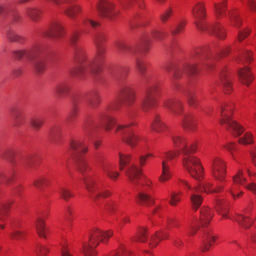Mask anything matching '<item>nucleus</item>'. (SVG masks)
Listing matches in <instances>:
<instances>
[{
	"label": "nucleus",
	"instance_id": "f257e3e1",
	"mask_svg": "<svg viewBox=\"0 0 256 256\" xmlns=\"http://www.w3.org/2000/svg\"><path fill=\"white\" fill-rule=\"evenodd\" d=\"M106 40V37L104 34H100L97 36V52L94 58L90 61L88 60L87 54L84 51L78 50L76 52V58L79 66L76 69L74 74H80L88 72L96 73L99 71L105 59V49L99 43Z\"/></svg>",
	"mask_w": 256,
	"mask_h": 256
},
{
	"label": "nucleus",
	"instance_id": "f03ea898",
	"mask_svg": "<svg viewBox=\"0 0 256 256\" xmlns=\"http://www.w3.org/2000/svg\"><path fill=\"white\" fill-rule=\"evenodd\" d=\"M220 118L219 122L226 130L234 136H240L244 128L236 121L233 120L232 115L235 110V105L233 102L224 103L221 106Z\"/></svg>",
	"mask_w": 256,
	"mask_h": 256
},
{
	"label": "nucleus",
	"instance_id": "7ed1b4c3",
	"mask_svg": "<svg viewBox=\"0 0 256 256\" xmlns=\"http://www.w3.org/2000/svg\"><path fill=\"white\" fill-rule=\"evenodd\" d=\"M112 236V230L103 231L98 228H94L91 231L88 242L83 244L82 252L84 256H96L98 252L96 248L100 242L106 244Z\"/></svg>",
	"mask_w": 256,
	"mask_h": 256
},
{
	"label": "nucleus",
	"instance_id": "20e7f679",
	"mask_svg": "<svg viewBox=\"0 0 256 256\" xmlns=\"http://www.w3.org/2000/svg\"><path fill=\"white\" fill-rule=\"evenodd\" d=\"M182 166L194 179L200 181L204 178V168L198 158L192 155L186 156L182 160Z\"/></svg>",
	"mask_w": 256,
	"mask_h": 256
},
{
	"label": "nucleus",
	"instance_id": "39448f33",
	"mask_svg": "<svg viewBox=\"0 0 256 256\" xmlns=\"http://www.w3.org/2000/svg\"><path fill=\"white\" fill-rule=\"evenodd\" d=\"M126 174L129 180L134 184L138 185L143 190H151L152 182L147 176L143 174L142 170L138 168L136 166L132 164L126 171Z\"/></svg>",
	"mask_w": 256,
	"mask_h": 256
},
{
	"label": "nucleus",
	"instance_id": "423d86ee",
	"mask_svg": "<svg viewBox=\"0 0 256 256\" xmlns=\"http://www.w3.org/2000/svg\"><path fill=\"white\" fill-rule=\"evenodd\" d=\"M212 176L216 180L220 183L226 182L227 162L223 158L214 157L212 162Z\"/></svg>",
	"mask_w": 256,
	"mask_h": 256
},
{
	"label": "nucleus",
	"instance_id": "0eeeda50",
	"mask_svg": "<svg viewBox=\"0 0 256 256\" xmlns=\"http://www.w3.org/2000/svg\"><path fill=\"white\" fill-rule=\"evenodd\" d=\"M192 12L197 28L202 31L206 30L208 29V26L204 22L206 16L204 2L199 1L196 2L192 6Z\"/></svg>",
	"mask_w": 256,
	"mask_h": 256
},
{
	"label": "nucleus",
	"instance_id": "6e6552de",
	"mask_svg": "<svg viewBox=\"0 0 256 256\" xmlns=\"http://www.w3.org/2000/svg\"><path fill=\"white\" fill-rule=\"evenodd\" d=\"M157 89L158 86L156 85L146 89V95L140 102V108L142 111L147 112L157 106L158 102L154 94Z\"/></svg>",
	"mask_w": 256,
	"mask_h": 256
},
{
	"label": "nucleus",
	"instance_id": "1a4fd4ad",
	"mask_svg": "<svg viewBox=\"0 0 256 256\" xmlns=\"http://www.w3.org/2000/svg\"><path fill=\"white\" fill-rule=\"evenodd\" d=\"M96 8L99 14L104 17L113 18L118 14L114 4L106 0H100Z\"/></svg>",
	"mask_w": 256,
	"mask_h": 256
},
{
	"label": "nucleus",
	"instance_id": "9d476101",
	"mask_svg": "<svg viewBox=\"0 0 256 256\" xmlns=\"http://www.w3.org/2000/svg\"><path fill=\"white\" fill-rule=\"evenodd\" d=\"M120 94L122 97V102L126 106H132L136 102V94L130 86L127 85L122 88Z\"/></svg>",
	"mask_w": 256,
	"mask_h": 256
},
{
	"label": "nucleus",
	"instance_id": "9b49d317",
	"mask_svg": "<svg viewBox=\"0 0 256 256\" xmlns=\"http://www.w3.org/2000/svg\"><path fill=\"white\" fill-rule=\"evenodd\" d=\"M225 188V184L221 183L215 188L213 187V184L210 182H205L202 184H199L194 187L195 192H204L206 194L218 193L223 192Z\"/></svg>",
	"mask_w": 256,
	"mask_h": 256
},
{
	"label": "nucleus",
	"instance_id": "f8f14e48",
	"mask_svg": "<svg viewBox=\"0 0 256 256\" xmlns=\"http://www.w3.org/2000/svg\"><path fill=\"white\" fill-rule=\"evenodd\" d=\"M180 125L184 130L186 132H196L198 128L196 118L192 114H184Z\"/></svg>",
	"mask_w": 256,
	"mask_h": 256
},
{
	"label": "nucleus",
	"instance_id": "ddd939ff",
	"mask_svg": "<svg viewBox=\"0 0 256 256\" xmlns=\"http://www.w3.org/2000/svg\"><path fill=\"white\" fill-rule=\"evenodd\" d=\"M135 201L138 205L145 207L152 206L155 203L154 199L151 194L142 190L138 192L135 197Z\"/></svg>",
	"mask_w": 256,
	"mask_h": 256
},
{
	"label": "nucleus",
	"instance_id": "4468645a",
	"mask_svg": "<svg viewBox=\"0 0 256 256\" xmlns=\"http://www.w3.org/2000/svg\"><path fill=\"white\" fill-rule=\"evenodd\" d=\"M64 32V30L62 22L58 20H54L52 22L46 34V36L58 38L62 36Z\"/></svg>",
	"mask_w": 256,
	"mask_h": 256
},
{
	"label": "nucleus",
	"instance_id": "2eb2a0df",
	"mask_svg": "<svg viewBox=\"0 0 256 256\" xmlns=\"http://www.w3.org/2000/svg\"><path fill=\"white\" fill-rule=\"evenodd\" d=\"M238 73L240 82L246 86H248L254 80V76L248 67L240 68Z\"/></svg>",
	"mask_w": 256,
	"mask_h": 256
},
{
	"label": "nucleus",
	"instance_id": "dca6fc26",
	"mask_svg": "<svg viewBox=\"0 0 256 256\" xmlns=\"http://www.w3.org/2000/svg\"><path fill=\"white\" fill-rule=\"evenodd\" d=\"M228 0H222L214 4V14L217 20L224 18L227 14Z\"/></svg>",
	"mask_w": 256,
	"mask_h": 256
},
{
	"label": "nucleus",
	"instance_id": "f3484780",
	"mask_svg": "<svg viewBox=\"0 0 256 256\" xmlns=\"http://www.w3.org/2000/svg\"><path fill=\"white\" fill-rule=\"evenodd\" d=\"M214 216V211L210 208L203 206L200 209V222L203 226H206Z\"/></svg>",
	"mask_w": 256,
	"mask_h": 256
},
{
	"label": "nucleus",
	"instance_id": "a211bd4d",
	"mask_svg": "<svg viewBox=\"0 0 256 256\" xmlns=\"http://www.w3.org/2000/svg\"><path fill=\"white\" fill-rule=\"evenodd\" d=\"M140 140L139 136L136 134L132 130H128L126 133L124 134L122 138V142L132 148L137 146Z\"/></svg>",
	"mask_w": 256,
	"mask_h": 256
},
{
	"label": "nucleus",
	"instance_id": "6ab92c4d",
	"mask_svg": "<svg viewBox=\"0 0 256 256\" xmlns=\"http://www.w3.org/2000/svg\"><path fill=\"white\" fill-rule=\"evenodd\" d=\"M172 176V170L168 162L162 160V172L158 177V181L161 183H165L170 180Z\"/></svg>",
	"mask_w": 256,
	"mask_h": 256
},
{
	"label": "nucleus",
	"instance_id": "aec40b11",
	"mask_svg": "<svg viewBox=\"0 0 256 256\" xmlns=\"http://www.w3.org/2000/svg\"><path fill=\"white\" fill-rule=\"evenodd\" d=\"M150 128L153 132H162L166 130L167 126L162 120L160 116L158 114H156L150 124Z\"/></svg>",
	"mask_w": 256,
	"mask_h": 256
},
{
	"label": "nucleus",
	"instance_id": "412c9836",
	"mask_svg": "<svg viewBox=\"0 0 256 256\" xmlns=\"http://www.w3.org/2000/svg\"><path fill=\"white\" fill-rule=\"evenodd\" d=\"M168 238L169 234L166 231L161 230L156 232L150 238V247L152 248H156L161 240H167Z\"/></svg>",
	"mask_w": 256,
	"mask_h": 256
},
{
	"label": "nucleus",
	"instance_id": "4be33fe9",
	"mask_svg": "<svg viewBox=\"0 0 256 256\" xmlns=\"http://www.w3.org/2000/svg\"><path fill=\"white\" fill-rule=\"evenodd\" d=\"M72 4L66 7L64 11V14L70 18H74L78 15L80 14L83 12L82 8L81 5L76 4Z\"/></svg>",
	"mask_w": 256,
	"mask_h": 256
},
{
	"label": "nucleus",
	"instance_id": "5701e85b",
	"mask_svg": "<svg viewBox=\"0 0 256 256\" xmlns=\"http://www.w3.org/2000/svg\"><path fill=\"white\" fill-rule=\"evenodd\" d=\"M172 140L174 146L179 148L178 150L183 154L186 150V146L188 142L187 138L183 136L176 134L172 136Z\"/></svg>",
	"mask_w": 256,
	"mask_h": 256
},
{
	"label": "nucleus",
	"instance_id": "b1692460",
	"mask_svg": "<svg viewBox=\"0 0 256 256\" xmlns=\"http://www.w3.org/2000/svg\"><path fill=\"white\" fill-rule=\"evenodd\" d=\"M232 219L236 220L240 227L246 229L250 228L254 222L253 220L249 216L240 214H236Z\"/></svg>",
	"mask_w": 256,
	"mask_h": 256
},
{
	"label": "nucleus",
	"instance_id": "393cba45",
	"mask_svg": "<svg viewBox=\"0 0 256 256\" xmlns=\"http://www.w3.org/2000/svg\"><path fill=\"white\" fill-rule=\"evenodd\" d=\"M252 55L253 52L251 50H246L239 52L236 61L239 64L250 63L253 60Z\"/></svg>",
	"mask_w": 256,
	"mask_h": 256
},
{
	"label": "nucleus",
	"instance_id": "a878e982",
	"mask_svg": "<svg viewBox=\"0 0 256 256\" xmlns=\"http://www.w3.org/2000/svg\"><path fill=\"white\" fill-rule=\"evenodd\" d=\"M106 256H135V255L126 248L124 244H120L116 250L110 252Z\"/></svg>",
	"mask_w": 256,
	"mask_h": 256
},
{
	"label": "nucleus",
	"instance_id": "bb28decb",
	"mask_svg": "<svg viewBox=\"0 0 256 256\" xmlns=\"http://www.w3.org/2000/svg\"><path fill=\"white\" fill-rule=\"evenodd\" d=\"M38 234L42 238H46L48 234V229L46 226L45 222L42 218H38L36 223Z\"/></svg>",
	"mask_w": 256,
	"mask_h": 256
},
{
	"label": "nucleus",
	"instance_id": "cd10ccee",
	"mask_svg": "<svg viewBox=\"0 0 256 256\" xmlns=\"http://www.w3.org/2000/svg\"><path fill=\"white\" fill-rule=\"evenodd\" d=\"M148 228L144 226H140L134 236L132 238V240L140 242H146L148 240Z\"/></svg>",
	"mask_w": 256,
	"mask_h": 256
},
{
	"label": "nucleus",
	"instance_id": "c85d7f7f",
	"mask_svg": "<svg viewBox=\"0 0 256 256\" xmlns=\"http://www.w3.org/2000/svg\"><path fill=\"white\" fill-rule=\"evenodd\" d=\"M84 182L86 189L90 196L93 194L96 190L101 188V186L98 184L94 179H84Z\"/></svg>",
	"mask_w": 256,
	"mask_h": 256
},
{
	"label": "nucleus",
	"instance_id": "c756f323",
	"mask_svg": "<svg viewBox=\"0 0 256 256\" xmlns=\"http://www.w3.org/2000/svg\"><path fill=\"white\" fill-rule=\"evenodd\" d=\"M12 202H7L0 204V222H4L6 220L9 216L10 210L12 205Z\"/></svg>",
	"mask_w": 256,
	"mask_h": 256
},
{
	"label": "nucleus",
	"instance_id": "7c9ffc66",
	"mask_svg": "<svg viewBox=\"0 0 256 256\" xmlns=\"http://www.w3.org/2000/svg\"><path fill=\"white\" fill-rule=\"evenodd\" d=\"M220 40H224L226 36V30L220 23H216L211 28L210 32Z\"/></svg>",
	"mask_w": 256,
	"mask_h": 256
},
{
	"label": "nucleus",
	"instance_id": "2f4dec72",
	"mask_svg": "<svg viewBox=\"0 0 256 256\" xmlns=\"http://www.w3.org/2000/svg\"><path fill=\"white\" fill-rule=\"evenodd\" d=\"M102 122H104V128L106 131L111 130L116 125L117 122L116 118L110 115H104L100 118Z\"/></svg>",
	"mask_w": 256,
	"mask_h": 256
},
{
	"label": "nucleus",
	"instance_id": "473e14b6",
	"mask_svg": "<svg viewBox=\"0 0 256 256\" xmlns=\"http://www.w3.org/2000/svg\"><path fill=\"white\" fill-rule=\"evenodd\" d=\"M118 158L119 170L122 171L130 164L132 156L131 154L119 152Z\"/></svg>",
	"mask_w": 256,
	"mask_h": 256
},
{
	"label": "nucleus",
	"instance_id": "72a5a7b5",
	"mask_svg": "<svg viewBox=\"0 0 256 256\" xmlns=\"http://www.w3.org/2000/svg\"><path fill=\"white\" fill-rule=\"evenodd\" d=\"M238 142L240 145L248 146L252 144L254 142V135L250 131L246 132L242 136L238 138Z\"/></svg>",
	"mask_w": 256,
	"mask_h": 256
},
{
	"label": "nucleus",
	"instance_id": "f704fd0d",
	"mask_svg": "<svg viewBox=\"0 0 256 256\" xmlns=\"http://www.w3.org/2000/svg\"><path fill=\"white\" fill-rule=\"evenodd\" d=\"M50 183V178L47 176H41L36 178L34 182L33 186L36 188L41 190L44 186H48Z\"/></svg>",
	"mask_w": 256,
	"mask_h": 256
},
{
	"label": "nucleus",
	"instance_id": "c9c22d12",
	"mask_svg": "<svg viewBox=\"0 0 256 256\" xmlns=\"http://www.w3.org/2000/svg\"><path fill=\"white\" fill-rule=\"evenodd\" d=\"M228 16L232 25L236 27H239L242 25V20L236 12L233 10H230L228 12Z\"/></svg>",
	"mask_w": 256,
	"mask_h": 256
},
{
	"label": "nucleus",
	"instance_id": "e433bc0d",
	"mask_svg": "<svg viewBox=\"0 0 256 256\" xmlns=\"http://www.w3.org/2000/svg\"><path fill=\"white\" fill-rule=\"evenodd\" d=\"M244 172L242 169H240L236 173L232 176L233 184L238 186L244 185L246 182V179L244 177Z\"/></svg>",
	"mask_w": 256,
	"mask_h": 256
},
{
	"label": "nucleus",
	"instance_id": "4c0bfd02",
	"mask_svg": "<svg viewBox=\"0 0 256 256\" xmlns=\"http://www.w3.org/2000/svg\"><path fill=\"white\" fill-rule=\"evenodd\" d=\"M216 210L218 214L222 216L220 220L230 218L229 216V208L228 206L220 204L216 206Z\"/></svg>",
	"mask_w": 256,
	"mask_h": 256
},
{
	"label": "nucleus",
	"instance_id": "58836bf2",
	"mask_svg": "<svg viewBox=\"0 0 256 256\" xmlns=\"http://www.w3.org/2000/svg\"><path fill=\"white\" fill-rule=\"evenodd\" d=\"M228 192L230 193L234 200L240 198L243 194L244 192L240 190L239 186L234 184H232L228 190Z\"/></svg>",
	"mask_w": 256,
	"mask_h": 256
},
{
	"label": "nucleus",
	"instance_id": "ea45409f",
	"mask_svg": "<svg viewBox=\"0 0 256 256\" xmlns=\"http://www.w3.org/2000/svg\"><path fill=\"white\" fill-rule=\"evenodd\" d=\"M184 102L178 99L175 100V103L173 108H172L171 113L174 115L179 116L184 113Z\"/></svg>",
	"mask_w": 256,
	"mask_h": 256
},
{
	"label": "nucleus",
	"instance_id": "a19ab883",
	"mask_svg": "<svg viewBox=\"0 0 256 256\" xmlns=\"http://www.w3.org/2000/svg\"><path fill=\"white\" fill-rule=\"evenodd\" d=\"M183 193L182 192H173L170 194L169 204L171 206H176L181 201Z\"/></svg>",
	"mask_w": 256,
	"mask_h": 256
},
{
	"label": "nucleus",
	"instance_id": "79ce46f5",
	"mask_svg": "<svg viewBox=\"0 0 256 256\" xmlns=\"http://www.w3.org/2000/svg\"><path fill=\"white\" fill-rule=\"evenodd\" d=\"M77 168L82 174L91 170V167L88 162L83 158L80 159L78 162L77 164Z\"/></svg>",
	"mask_w": 256,
	"mask_h": 256
},
{
	"label": "nucleus",
	"instance_id": "37998d69",
	"mask_svg": "<svg viewBox=\"0 0 256 256\" xmlns=\"http://www.w3.org/2000/svg\"><path fill=\"white\" fill-rule=\"evenodd\" d=\"M180 151L178 150H170L167 151L164 153V158L163 160L168 161L173 160L178 158L180 155Z\"/></svg>",
	"mask_w": 256,
	"mask_h": 256
},
{
	"label": "nucleus",
	"instance_id": "c03bdc74",
	"mask_svg": "<svg viewBox=\"0 0 256 256\" xmlns=\"http://www.w3.org/2000/svg\"><path fill=\"white\" fill-rule=\"evenodd\" d=\"M222 147L230 153L232 159L235 160L234 152L238 150L237 144L233 142H229L224 144Z\"/></svg>",
	"mask_w": 256,
	"mask_h": 256
},
{
	"label": "nucleus",
	"instance_id": "a18cd8bd",
	"mask_svg": "<svg viewBox=\"0 0 256 256\" xmlns=\"http://www.w3.org/2000/svg\"><path fill=\"white\" fill-rule=\"evenodd\" d=\"M137 125L136 122H133L128 124H116L114 132L115 134H123L126 132V129L131 126H134Z\"/></svg>",
	"mask_w": 256,
	"mask_h": 256
},
{
	"label": "nucleus",
	"instance_id": "49530a36",
	"mask_svg": "<svg viewBox=\"0 0 256 256\" xmlns=\"http://www.w3.org/2000/svg\"><path fill=\"white\" fill-rule=\"evenodd\" d=\"M190 201L193 208L198 210L202 202L203 198L200 194H193L190 196Z\"/></svg>",
	"mask_w": 256,
	"mask_h": 256
},
{
	"label": "nucleus",
	"instance_id": "de8ad7c7",
	"mask_svg": "<svg viewBox=\"0 0 256 256\" xmlns=\"http://www.w3.org/2000/svg\"><path fill=\"white\" fill-rule=\"evenodd\" d=\"M205 232V240L212 246L218 239V235L215 234L214 231L211 230H208Z\"/></svg>",
	"mask_w": 256,
	"mask_h": 256
},
{
	"label": "nucleus",
	"instance_id": "09e8293b",
	"mask_svg": "<svg viewBox=\"0 0 256 256\" xmlns=\"http://www.w3.org/2000/svg\"><path fill=\"white\" fill-rule=\"evenodd\" d=\"M98 190V194L93 198L94 202L98 200L100 198H108L112 194V192L109 189L105 188Z\"/></svg>",
	"mask_w": 256,
	"mask_h": 256
},
{
	"label": "nucleus",
	"instance_id": "8fccbe9b",
	"mask_svg": "<svg viewBox=\"0 0 256 256\" xmlns=\"http://www.w3.org/2000/svg\"><path fill=\"white\" fill-rule=\"evenodd\" d=\"M30 123L32 128L38 130L42 127L44 120L40 117H34L30 120Z\"/></svg>",
	"mask_w": 256,
	"mask_h": 256
},
{
	"label": "nucleus",
	"instance_id": "3c124183",
	"mask_svg": "<svg viewBox=\"0 0 256 256\" xmlns=\"http://www.w3.org/2000/svg\"><path fill=\"white\" fill-rule=\"evenodd\" d=\"M174 9L172 7L169 6L165 11L160 14V19L162 23L166 22L172 16Z\"/></svg>",
	"mask_w": 256,
	"mask_h": 256
},
{
	"label": "nucleus",
	"instance_id": "603ef678",
	"mask_svg": "<svg viewBox=\"0 0 256 256\" xmlns=\"http://www.w3.org/2000/svg\"><path fill=\"white\" fill-rule=\"evenodd\" d=\"M34 50L30 51L26 50H18L14 52L15 56L17 58H33Z\"/></svg>",
	"mask_w": 256,
	"mask_h": 256
},
{
	"label": "nucleus",
	"instance_id": "864d4df0",
	"mask_svg": "<svg viewBox=\"0 0 256 256\" xmlns=\"http://www.w3.org/2000/svg\"><path fill=\"white\" fill-rule=\"evenodd\" d=\"M26 233L22 230H14L10 232V237L12 240H20L25 237Z\"/></svg>",
	"mask_w": 256,
	"mask_h": 256
},
{
	"label": "nucleus",
	"instance_id": "5fc2aeb1",
	"mask_svg": "<svg viewBox=\"0 0 256 256\" xmlns=\"http://www.w3.org/2000/svg\"><path fill=\"white\" fill-rule=\"evenodd\" d=\"M76 210L72 206H68L65 210V216L66 219L70 222H72L74 218Z\"/></svg>",
	"mask_w": 256,
	"mask_h": 256
},
{
	"label": "nucleus",
	"instance_id": "6e6d98bb",
	"mask_svg": "<svg viewBox=\"0 0 256 256\" xmlns=\"http://www.w3.org/2000/svg\"><path fill=\"white\" fill-rule=\"evenodd\" d=\"M251 32V30L249 28H246L238 31L237 39L238 42H242L248 38Z\"/></svg>",
	"mask_w": 256,
	"mask_h": 256
},
{
	"label": "nucleus",
	"instance_id": "4d7b16f0",
	"mask_svg": "<svg viewBox=\"0 0 256 256\" xmlns=\"http://www.w3.org/2000/svg\"><path fill=\"white\" fill-rule=\"evenodd\" d=\"M26 12L28 16L33 20H36L40 14V11L37 8H27Z\"/></svg>",
	"mask_w": 256,
	"mask_h": 256
},
{
	"label": "nucleus",
	"instance_id": "13d9d810",
	"mask_svg": "<svg viewBox=\"0 0 256 256\" xmlns=\"http://www.w3.org/2000/svg\"><path fill=\"white\" fill-rule=\"evenodd\" d=\"M49 252V248L46 246L38 244L36 246V252L38 256H46Z\"/></svg>",
	"mask_w": 256,
	"mask_h": 256
},
{
	"label": "nucleus",
	"instance_id": "bf43d9fd",
	"mask_svg": "<svg viewBox=\"0 0 256 256\" xmlns=\"http://www.w3.org/2000/svg\"><path fill=\"white\" fill-rule=\"evenodd\" d=\"M198 148L197 142H194L188 145V142L186 146V150L184 152L183 154L184 155H188L190 154H194L196 152Z\"/></svg>",
	"mask_w": 256,
	"mask_h": 256
},
{
	"label": "nucleus",
	"instance_id": "052dcab7",
	"mask_svg": "<svg viewBox=\"0 0 256 256\" xmlns=\"http://www.w3.org/2000/svg\"><path fill=\"white\" fill-rule=\"evenodd\" d=\"M61 198L66 201H68L70 198L74 196L72 191L66 188H62L60 190Z\"/></svg>",
	"mask_w": 256,
	"mask_h": 256
},
{
	"label": "nucleus",
	"instance_id": "680f3d73",
	"mask_svg": "<svg viewBox=\"0 0 256 256\" xmlns=\"http://www.w3.org/2000/svg\"><path fill=\"white\" fill-rule=\"evenodd\" d=\"M70 86L66 83L63 82L58 84L56 88V92L60 94H64L68 91Z\"/></svg>",
	"mask_w": 256,
	"mask_h": 256
},
{
	"label": "nucleus",
	"instance_id": "e2e57ef3",
	"mask_svg": "<svg viewBox=\"0 0 256 256\" xmlns=\"http://www.w3.org/2000/svg\"><path fill=\"white\" fill-rule=\"evenodd\" d=\"M187 102L190 106L196 107L198 105V101L195 93L189 94Z\"/></svg>",
	"mask_w": 256,
	"mask_h": 256
},
{
	"label": "nucleus",
	"instance_id": "0e129e2a",
	"mask_svg": "<svg viewBox=\"0 0 256 256\" xmlns=\"http://www.w3.org/2000/svg\"><path fill=\"white\" fill-rule=\"evenodd\" d=\"M224 85V91L226 94H230L233 90L232 84L228 78H225L222 81Z\"/></svg>",
	"mask_w": 256,
	"mask_h": 256
},
{
	"label": "nucleus",
	"instance_id": "69168bd1",
	"mask_svg": "<svg viewBox=\"0 0 256 256\" xmlns=\"http://www.w3.org/2000/svg\"><path fill=\"white\" fill-rule=\"evenodd\" d=\"M156 156L153 153H148L146 154L141 156L139 158V164L140 167L145 166L146 160L150 158H154Z\"/></svg>",
	"mask_w": 256,
	"mask_h": 256
},
{
	"label": "nucleus",
	"instance_id": "338daca9",
	"mask_svg": "<svg viewBox=\"0 0 256 256\" xmlns=\"http://www.w3.org/2000/svg\"><path fill=\"white\" fill-rule=\"evenodd\" d=\"M106 174L110 179L114 181L118 179L120 174L118 172L110 168L106 170Z\"/></svg>",
	"mask_w": 256,
	"mask_h": 256
},
{
	"label": "nucleus",
	"instance_id": "774afa93",
	"mask_svg": "<svg viewBox=\"0 0 256 256\" xmlns=\"http://www.w3.org/2000/svg\"><path fill=\"white\" fill-rule=\"evenodd\" d=\"M186 25V22L185 21H181L176 28L171 32L172 34V35H176L180 34L184 30Z\"/></svg>",
	"mask_w": 256,
	"mask_h": 256
}]
</instances>
